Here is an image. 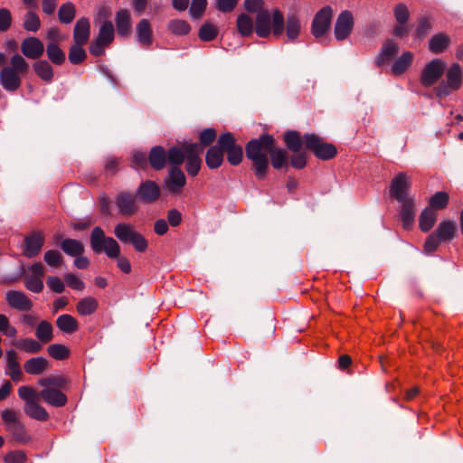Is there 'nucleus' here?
Here are the masks:
<instances>
[{
	"instance_id": "1",
	"label": "nucleus",
	"mask_w": 463,
	"mask_h": 463,
	"mask_svg": "<svg viewBox=\"0 0 463 463\" xmlns=\"http://www.w3.org/2000/svg\"><path fill=\"white\" fill-rule=\"evenodd\" d=\"M245 155L251 162V170L259 180H263L269 173V156L271 165L277 170L288 168V165L287 151L277 146L276 139L270 134H261L248 141Z\"/></svg>"
},
{
	"instance_id": "2",
	"label": "nucleus",
	"mask_w": 463,
	"mask_h": 463,
	"mask_svg": "<svg viewBox=\"0 0 463 463\" xmlns=\"http://www.w3.org/2000/svg\"><path fill=\"white\" fill-rule=\"evenodd\" d=\"M284 142L290 152H298L302 146L315 155L320 160L327 161L337 154L336 146L326 142L321 137L314 133H307L301 136L297 130H288L284 133Z\"/></svg>"
},
{
	"instance_id": "3",
	"label": "nucleus",
	"mask_w": 463,
	"mask_h": 463,
	"mask_svg": "<svg viewBox=\"0 0 463 463\" xmlns=\"http://www.w3.org/2000/svg\"><path fill=\"white\" fill-rule=\"evenodd\" d=\"M29 71V63L20 54H14L8 66H4L0 71V85L10 93H14L21 88L22 77Z\"/></svg>"
},
{
	"instance_id": "4",
	"label": "nucleus",
	"mask_w": 463,
	"mask_h": 463,
	"mask_svg": "<svg viewBox=\"0 0 463 463\" xmlns=\"http://www.w3.org/2000/svg\"><path fill=\"white\" fill-rule=\"evenodd\" d=\"M285 23L286 19L278 8L271 13L269 11H260L255 18V33L261 38H266L271 33L278 38L284 33Z\"/></svg>"
},
{
	"instance_id": "5",
	"label": "nucleus",
	"mask_w": 463,
	"mask_h": 463,
	"mask_svg": "<svg viewBox=\"0 0 463 463\" xmlns=\"http://www.w3.org/2000/svg\"><path fill=\"white\" fill-rule=\"evenodd\" d=\"M184 162V151L179 146H173L167 151L161 146H155L148 153L149 165L155 171L163 170L167 163L181 165Z\"/></svg>"
},
{
	"instance_id": "6",
	"label": "nucleus",
	"mask_w": 463,
	"mask_h": 463,
	"mask_svg": "<svg viewBox=\"0 0 463 463\" xmlns=\"http://www.w3.org/2000/svg\"><path fill=\"white\" fill-rule=\"evenodd\" d=\"M457 223L452 220H445L439 223L424 243V251L428 254L435 251L441 243L451 241L457 235Z\"/></svg>"
},
{
	"instance_id": "7",
	"label": "nucleus",
	"mask_w": 463,
	"mask_h": 463,
	"mask_svg": "<svg viewBox=\"0 0 463 463\" xmlns=\"http://www.w3.org/2000/svg\"><path fill=\"white\" fill-rule=\"evenodd\" d=\"M114 235L122 243L132 245L137 252H145L148 248L146 239L131 223H118L114 228Z\"/></svg>"
},
{
	"instance_id": "8",
	"label": "nucleus",
	"mask_w": 463,
	"mask_h": 463,
	"mask_svg": "<svg viewBox=\"0 0 463 463\" xmlns=\"http://www.w3.org/2000/svg\"><path fill=\"white\" fill-rule=\"evenodd\" d=\"M90 244L95 253L105 252L108 257H117L120 251L118 242L114 238L106 236L105 232L99 226L92 229Z\"/></svg>"
},
{
	"instance_id": "9",
	"label": "nucleus",
	"mask_w": 463,
	"mask_h": 463,
	"mask_svg": "<svg viewBox=\"0 0 463 463\" xmlns=\"http://www.w3.org/2000/svg\"><path fill=\"white\" fill-rule=\"evenodd\" d=\"M446 80L439 81L435 87V94L438 98H444L449 96L452 91L460 89L463 81L462 68L458 63H453L445 71Z\"/></svg>"
},
{
	"instance_id": "10",
	"label": "nucleus",
	"mask_w": 463,
	"mask_h": 463,
	"mask_svg": "<svg viewBox=\"0 0 463 463\" xmlns=\"http://www.w3.org/2000/svg\"><path fill=\"white\" fill-rule=\"evenodd\" d=\"M220 146L226 155L227 161L230 165H239L243 159V148L237 143V139L233 133L225 132L220 135Z\"/></svg>"
},
{
	"instance_id": "11",
	"label": "nucleus",
	"mask_w": 463,
	"mask_h": 463,
	"mask_svg": "<svg viewBox=\"0 0 463 463\" xmlns=\"http://www.w3.org/2000/svg\"><path fill=\"white\" fill-rule=\"evenodd\" d=\"M179 146L184 151V160L186 159L185 171L189 175L193 177L196 176L199 174L203 164L200 157L202 149H200L199 146H197L195 142L184 141Z\"/></svg>"
},
{
	"instance_id": "12",
	"label": "nucleus",
	"mask_w": 463,
	"mask_h": 463,
	"mask_svg": "<svg viewBox=\"0 0 463 463\" xmlns=\"http://www.w3.org/2000/svg\"><path fill=\"white\" fill-rule=\"evenodd\" d=\"M333 18V9L330 5H326L321 8L314 16L310 32L316 38L319 39L324 37L331 27Z\"/></svg>"
},
{
	"instance_id": "13",
	"label": "nucleus",
	"mask_w": 463,
	"mask_h": 463,
	"mask_svg": "<svg viewBox=\"0 0 463 463\" xmlns=\"http://www.w3.org/2000/svg\"><path fill=\"white\" fill-rule=\"evenodd\" d=\"M447 64L439 58H435L428 62L420 73V83L424 87H430L437 83L445 73Z\"/></svg>"
},
{
	"instance_id": "14",
	"label": "nucleus",
	"mask_w": 463,
	"mask_h": 463,
	"mask_svg": "<svg viewBox=\"0 0 463 463\" xmlns=\"http://www.w3.org/2000/svg\"><path fill=\"white\" fill-rule=\"evenodd\" d=\"M138 201L146 204L154 203L161 196L160 186L153 180L141 182L135 192Z\"/></svg>"
},
{
	"instance_id": "15",
	"label": "nucleus",
	"mask_w": 463,
	"mask_h": 463,
	"mask_svg": "<svg viewBox=\"0 0 463 463\" xmlns=\"http://www.w3.org/2000/svg\"><path fill=\"white\" fill-rule=\"evenodd\" d=\"M354 25V21L353 14L348 10L341 12L336 18L334 27L335 39L339 42L347 39L353 32Z\"/></svg>"
},
{
	"instance_id": "16",
	"label": "nucleus",
	"mask_w": 463,
	"mask_h": 463,
	"mask_svg": "<svg viewBox=\"0 0 463 463\" xmlns=\"http://www.w3.org/2000/svg\"><path fill=\"white\" fill-rule=\"evenodd\" d=\"M410 187L411 182L409 177L404 172H400L391 182L390 195L398 202L409 200L411 198L408 196Z\"/></svg>"
},
{
	"instance_id": "17",
	"label": "nucleus",
	"mask_w": 463,
	"mask_h": 463,
	"mask_svg": "<svg viewBox=\"0 0 463 463\" xmlns=\"http://www.w3.org/2000/svg\"><path fill=\"white\" fill-rule=\"evenodd\" d=\"M137 201L136 194L129 191H122L115 198L118 213L123 216H131L137 213Z\"/></svg>"
},
{
	"instance_id": "18",
	"label": "nucleus",
	"mask_w": 463,
	"mask_h": 463,
	"mask_svg": "<svg viewBox=\"0 0 463 463\" xmlns=\"http://www.w3.org/2000/svg\"><path fill=\"white\" fill-rule=\"evenodd\" d=\"M45 239L41 232H33L26 236L22 245L23 255L28 259L36 257L42 250Z\"/></svg>"
},
{
	"instance_id": "19",
	"label": "nucleus",
	"mask_w": 463,
	"mask_h": 463,
	"mask_svg": "<svg viewBox=\"0 0 463 463\" xmlns=\"http://www.w3.org/2000/svg\"><path fill=\"white\" fill-rule=\"evenodd\" d=\"M45 50L43 43L37 37L29 36L21 43V52L24 56L32 60L40 59Z\"/></svg>"
},
{
	"instance_id": "20",
	"label": "nucleus",
	"mask_w": 463,
	"mask_h": 463,
	"mask_svg": "<svg viewBox=\"0 0 463 463\" xmlns=\"http://www.w3.org/2000/svg\"><path fill=\"white\" fill-rule=\"evenodd\" d=\"M168 191L172 194H179L186 184L184 173L179 165H172L168 172V177L165 180Z\"/></svg>"
},
{
	"instance_id": "21",
	"label": "nucleus",
	"mask_w": 463,
	"mask_h": 463,
	"mask_svg": "<svg viewBox=\"0 0 463 463\" xmlns=\"http://www.w3.org/2000/svg\"><path fill=\"white\" fill-rule=\"evenodd\" d=\"M54 240L56 245L68 256L74 257L82 255L85 251L83 243L79 240L71 238L62 239L61 234H56Z\"/></svg>"
},
{
	"instance_id": "22",
	"label": "nucleus",
	"mask_w": 463,
	"mask_h": 463,
	"mask_svg": "<svg viewBox=\"0 0 463 463\" xmlns=\"http://www.w3.org/2000/svg\"><path fill=\"white\" fill-rule=\"evenodd\" d=\"M115 24L118 35L127 39L132 33V19L128 9H119L115 15Z\"/></svg>"
},
{
	"instance_id": "23",
	"label": "nucleus",
	"mask_w": 463,
	"mask_h": 463,
	"mask_svg": "<svg viewBox=\"0 0 463 463\" xmlns=\"http://www.w3.org/2000/svg\"><path fill=\"white\" fill-rule=\"evenodd\" d=\"M5 299L10 307L20 311H29L33 307V302L22 291L9 290Z\"/></svg>"
},
{
	"instance_id": "24",
	"label": "nucleus",
	"mask_w": 463,
	"mask_h": 463,
	"mask_svg": "<svg viewBox=\"0 0 463 463\" xmlns=\"http://www.w3.org/2000/svg\"><path fill=\"white\" fill-rule=\"evenodd\" d=\"M136 40L144 48L153 43V30L147 19H141L136 25Z\"/></svg>"
},
{
	"instance_id": "25",
	"label": "nucleus",
	"mask_w": 463,
	"mask_h": 463,
	"mask_svg": "<svg viewBox=\"0 0 463 463\" xmlns=\"http://www.w3.org/2000/svg\"><path fill=\"white\" fill-rule=\"evenodd\" d=\"M73 43L79 45H85L90 36V23L87 17H80L77 20L73 28Z\"/></svg>"
},
{
	"instance_id": "26",
	"label": "nucleus",
	"mask_w": 463,
	"mask_h": 463,
	"mask_svg": "<svg viewBox=\"0 0 463 463\" xmlns=\"http://www.w3.org/2000/svg\"><path fill=\"white\" fill-rule=\"evenodd\" d=\"M224 161V153L220 146V136L214 146H211L205 153V164L209 169L219 168Z\"/></svg>"
},
{
	"instance_id": "27",
	"label": "nucleus",
	"mask_w": 463,
	"mask_h": 463,
	"mask_svg": "<svg viewBox=\"0 0 463 463\" xmlns=\"http://www.w3.org/2000/svg\"><path fill=\"white\" fill-rule=\"evenodd\" d=\"M33 70L36 76L46 83L52 82L54 70L52 64L44 59H38L33 63Z\"/></svg>"
},
{
	"instance_id": "28",
	"label": "nucleus",
	"mask_w": 463,
	"mask_h": 463,
	"mask_svg": "<svg viewBox=\"0 0 463 463\" xmlns=\"http://www.w3.org/2000/svg\"><path fill=\"white\" fill-rule=\"evenodd\" d=\"M39 394L45 402L53 407H62L67 403L66 395L56 388H44Z\"/></svg>"
},
{
	"instance_id": "29",
	"label": "nucleus",
	"mask_w": 463,
	"mask_h": 463,
	"mask_svg": "<svg viewBox=\"0 0 463 463\" xmlns=\"http://www.w3.org/2000/svg\"><path fill=\"white\" fill-rule=\"evenodd\" d=\"M402 207L400 216L402 222V227L405 230H410L415 220V206L416 203L414 198L401 202Z\"/></svg>"
},
{
	"instance_id": "30",
	"label": "nucleus",
	"mask_w": 463,
	"mask_h": 463,
	"mask_svg": "<svg viewBox=\"0 0 463 463\" xmlns=\"http://www.w3.org/2000/svg\"><path fill=\"white\" fill-rule=\"evenodd\" d=\"M287 41L295 43L301 33V21L296 14H288L285 23Z\"/></svg>"
},
{
	"instance_id": "31",
	"label": "nucleus",
	"mask_w": 463,
	"mask_h": 463,
	"mask_svg": "<svg viewBox=\"0 0 463 463\" xmlns=\"http://www.w3.org/2000/svg\"><path fill=\"white\" fill-rule=\"evenodd\" d=\"M399 52V45L393 40H386L378 56L375 58V64L382 67L394 57Z\"/></svg>"
},
{
	"instance_id": "32",
	"label": "nucleus",
	"mask_w": 463,
	"mask_h": 463,
	"mask_svg": "<svg viewBox=\"0 0 463 463\" xmlns=\"http://www.w3.org/2000/svg\"><path fill=\"white\" fill-rule=\"evenodd\" d=\"M44 52L52 64L61 66L66 61V54L59 43H47Z\"/></svg>"
},
{
	"instance_id": "33",
	"label": "nucleus",
	"mask_w": 463,
	"mask_h": 463,
	"mask_svg": "<svg viewBox=\"0 0 463 463\" xmlns=\"http://www.w3.org/2000/svg\"><path fill=\"white\" fill-rule=\"evenodd\" d=\"M49 366V362L43 356H37L28 359L24 364V371L32 375H39L44 373Z\"/></svg>"
},
{
	"instance_id": "34",
	"label": "nucleus",
	"mask_w": 463,
	"mask_h": 463,
	"mask_svg": "<svg viewBox=\"0 0 463 463\" xmlns=\"http://www.w3.org/2000/svg\"><path fill=\"white\" fill-rule=\"evenodd\" d=\"M6 365L9 370V376L11 379L14 382L21 381L23 378V373L18 362L17 353L13 349L6 351Z\"/></svg>"
},
{
	"instance_id": "35",
	"label": "nucleus",
	"mask_w": 463,
	"mask_h": 463,
	"mask_svg": "<svg viewBox=\"0 0 463 463\" xmlns=\"http://www.w3.org/2000/svg\"><path fill=\"white\" fill-rule=\"evenodd\" d=\"M450 44V38L443 33H439L431 36L429 42V49L432 53H442L444 52Z\"/></svg>"
},
{
	"instance_id": "36",
	"label": "nucleus",
	"mask_w": 463,
	"mask_h": 463,
	"mask_svg": "<svg viewBox=\"0 0 463 463\" xmlns=\"http://www.w3.org/2000/svg\"><path fill=\"white\" fill-rule=\"evenodd\" d=\"M37 401L38 400L35 402H27V404H24V411L30 418L45 421L49 419V414L43 406L38 404Z\"/></svg>"
},
{
	"instance_id": "37",
	"label": "nucleus",
	"mask_w": 463,
	"mask_h": 463,
	"mask_svg": "<svg viewBox=\"0 0 463 463\" xmlns=\"http://www.w3.org/2000/svg\"><path fill=\"white\" fill-rule=\"evenodd\" d=\"M57 327L65 334H72L79 328V323L75 317L69 314H63L56 319Z\"/></svg>"
},
{
	"instance_id": "38",
	"label": "nucleus",
	"mask_w": 463,
	"mask_h": 463,
	"mask_svg": "<svg viewBox=\"0 0 463 463\" xmlns=\"http://www.w3.org/2000/svg\"><path fill=\"white\" fill-rule=\"evenodd\" d=\"M114 38L115 28L112 22L109 20L104 21L99 27L96 39L109 46L114 41Z\"/></svg>"
},
{
	"instance_id": "39",
	"label": "nucleus",
	"mask_w": 463,
	"mask_h": 463,
	"mask_svg": "<svg viewBox=\"0 0 463 463\" xmlns=\"http://www.w3.org/2000/svg\"><path fill=\"white\" fill-rule=\"evenodd\" d=\"M437 219V213L433 209L426 207L419 218V226L421 232H428L433 227Z\"/></svg>"
},
{
	"instance_id": "40",
	"label": "nucleus",
	"mask_w": 463,
	"mask_h": 463,
	"mask_svg": "<svg viewBox=\"0 0 463 463\" xmlns=\"http://www.w3.org/2000/svg\"><path fill=\"white\" fill-rule=\"evenodd\" d=\"M52 332H53L52 325L47 320H43L38 324V326L35 329V336L37 337V339L40 342L46 344L52 340V338H53Z\"/></svg>"
},
{
	"instance_id": "41",
	"label": "nucleus",
	"mask_w": 463,
	"mask_h": 463,
	"mask_svg": "<svg viewBox=\"0 0 463 463\" xmlns=\"http://www.w3.org/2000/svg\"><path fill=\"white\" fill-rule=\"evenodd\" d=\"M98 307V301L93 297H86L78 302L76 309L80 316H90L96 312Z\"/></svg>"
},
{
	"instance_id": "42",
	"label": "nucleus",
	"mask_w": 463,
	"mask_h": 463,
	"mask_svg": "<svg viewBox=\"0 0 463 463\" xmlns=\"http://www.w3.org/2000/svg\"><path fill=\"white\" fill-rule=\"evenodd\" d=\"M14 345L29 354H37L43 349L41 343L32 338L18 339L14 342Z\"/></svg>"
},
{
	"instance_id": "43",
	"label": "nucleus",
	"mask_w": 463,
	"mask_h": 463,
	"mask_svg": "<svg viewBox=\"0 0 463 463\" xmlns=\"http://www.w3.org/2000/svg\"><path fill=\"white\" fill-rule=\"evenodd\" d=\"M413 60V54L411 52H405L398 58L392 66V72L394 75L402 74L411 65Z\"/></svg>"
},
{
	"instance_id": "44",
	"label": "nucleus",
	"mask_w": 463,
	"mask_h": 463,
	"mask_svg": "<svg viewBox=\"0 0 463 463\" xmlns=\"http://www.w3.org/2000/svg\"><path fill=\"white\" fill-rule=\"evenodd\" d=\"M41 27V20L38 14L29 10L25 13L23 18V28L31 33H36Z\"/></svg>"
},
{
	"instance_id": "45",
	"label": "nucleus",
	"mask_w": 463,
	"mask_h": 463,
	"mask_svg": "<svg viewBox=\"0 0 463 463\" xmlns=\"http://www.w3.org/2000/svg\"><path fill=\"white\" fill-rule=\"evenodd\" d=\"M69 61L73 65H79L87 59L86 51L83 49V45H79L73 43L69 48L68 54Z\"/></svg>"
},
{
	"instance_id": "46",
	"label": "nucleus",
	"mask_w": 463,
	"mask_h": 463,
	"mask_svg": "<svg viewBox=\"0 0 463 463\" xmlns=\"http://www.w3.org/2000/svg\"><path fill=\"white\" fill-rule=\"evenodd\" d=\"M75 6L71 2H67L61 5L58 11L59 21L64 24L71 23L75 17Z\"/></svg>"
},
{
	"instance_id": "47",
	"label": "nucleus",
	"mask_w": 463,
	"mask_h": 463,
	"mask_svg": "<svg viewBox=\"0 0 463 463\" xmlns=\"http://www.w3.org/2000/svg\"><path fill=\"white\" fill-rule=\"evenodd\" d=\"M237 28L242 36H250L253 32V20L246 14H241L237 18Z\"/></svg>"
},
{
	"instance_id": "48",
	"label": "nucleus",
	"mask_w": 463,
	"mask_h": 463,
	"mask_svg": "<svg viewBox=\"0 0 463 463\" xmlns=\"http://www.w3.org/2000/svg\"><path fill=\"white\" fill-rule=\"evenodd\" d=\"M216 137L217 132L214 128H204L199 133V142L196 143V145L199 146L200 149H202L203 152L205 146H212Z\"/></svg>"
},
{
	"instance_id": "49",
	"label": "nucleus",
	"mask_w": 463,
	"mask_h": 463,
	"mask_svg": "<svg viewBox=\"0 0 463 463\" xmlns=\"http://www.w3.org/2000/svg\"><path fill=\"white\" fill-rule=\"evenodd\" d=\"M218 28L211 23H204L199 29L198 36L203 42H211L216 38Z\"/></svg>"
},
{
	"instance_id": "50",
	"label": "nucleus",
	"mask_w": 463,
	"mask_h": 463,
	"mask_svg": "<svg viewBox=\"0 0 463 463\" xmlns=\"http://www.w3.org/2000/svg\"><path fill=\"white\" fill-rule=\"evenodd\" d=\"M449 196L446 192H437L429 201L430 208L433 210H441L447 207Z\"/></svg>"
},
{
	"instance_id": "51",
	"label": "nucleus",
	"mask_w": 463,
	"mask_h": 463,
	"mask_svg": "<svg viewBox=\"0 0 463 463\" xmlns=\"http://www.w3.org/2000/svg\"><path fill=\"white\" fill-rule=\"evenodd\" d=\"M38 383L45 388H52L53 386V388L58 389L64 388L67 384V380L62 376L49 375L39 379Z\"/></svg>"
},
{
	"instance_id": "52",
	"label": "nucleus",
	"mask_w": 463,
	"mask_h": 463,
	"mask_svg": "<svg viewBox=\"0 0 463 463\" xmlns=\"http://www.w3.org/2000/svg\"><path fill=\"white\" fill-rule=\"evenodd\" d=\"M432 18L429 16H422L418 21L415 36L418 39H423L432 29Z\"/></svg>"
},
{
	"instance_id": "53",
	"label": "nucleus",
	"mask_w": 463,
	"mask_h": 463,
	"mask_svg": "<svg viewBox=\"0 0 463 463\" xmlns=\"http://www.w3.org/2000/svg\"><path fill=\"white\" fill-rule=\"evenodd\" d=\"M50 356L56 360H64L70 355V349L61 344H52L47 348Z\"/></svg>"
},
{
	"instance_id": "54",
	"label": "nucleus",
	"mask_w": 463,
	"mask_h": 463,
	"mask_svg": "<svg viewBox=\"0 0 463 463\" xmlns=\"http://www.w3.org/2000/svg\"><path fill=\"white\" fill-rule=\"evenodd\" d=\"M168 29L175 34L185 35L190 32L191 26L184 20L175 19L169 22Z\"/></svg>"
},
{
	"instance_id": "55",
	"label": "nucleus",
	"mask_w": 463,
	"mask_h": 463,
	"mask_svg": "<svg viewBox=\"0 0 463 463\" xmlns=\"http://www.w3.org/2000/svg\"><path fill=\"white\" fill-rule=\"evenodd\" d=\"M43 260L50 267L57 268L61 265L63 257L58 250H49L44 253Z\"/></svg>"
},
{
	"instance_id": "56",
	"label": "nucleus",
	"mask_w": 463,
	"mask_h": 463,
	"mask_svg": "<svg viewBox=\"0 0 463 463\" xmlns=\"http://www.w3.org/2000/svg\"><path fill=\"white\" fill-rule=\"evenodd\" d=\"M207 7V0H192L189 14L194 20L200 19Z\"/></svg>"
},
{
	"instance_id": "57",
	"label": "nucleus",
	"mask_w": 463,
	"mask_h": 463,
	"mask_svg": "<svg viewBox=\"0 0 463 463\" xmlns=\"http://www.w3.org/2000/svg\"><path fill=\"white\" fill-rule=\"evenodd\" d=\"M9 431L12 432L14 439L17 442L26 443L30 439L29 436L27 435L26 428L21 421L16 422V425L13 426Z\"/></svg>"
},
{
	"instance_id": "58",
	"label": "nucleus",
	"mask_w": 463,
	"mask_h": 463,
	"mask_svg": "<svg viewBox=\"0 0 463 463\" xmlns=\"http://www.w3.org/2000/svg\"><path fill=\"white\" fill-rule=\"evenodd\" d=\"M24 281L25 288L33 293H40L43 289V282L40 278L26 275Z\"/></svg>"
},
{
	"instance_id": "59",
	"label": "nucleus",
	"mask_w": 463,
	"mask_h": 463,
	"mask_svg": "<svg viewBox=\"0 0 463 463\" xmlns=\"http://www.w3.org/2000/svg\"><path fill=\"white\" fill-rule=\"evenodd\" d=\"M393 13L396 22L399 24H406V23L409 20L410 12L408 10V7L404 4L400 3L396 5Z\"/></svg>"
},
{
	"instance_id": "60",
	"label": "nucleus",
	"mask_w": 463,
	"mask_h": 463,
	"mask_svg": "<svg viewBox=\"0 0 463 463\" xmlns=\"http://www.w3.org/2000/svg\"><path fill=\"white\" fill-rule=\"evenodd\" d=\"M5 463H25L27 456L23 450H11L4 456Z\"/></svg>"
},
{
	"instance_id": "61",
	"label": "nucleus",
	"mask_w": 463,
	"mask_h": 463,
	"mask_svg": "<svg viewBox=\"0 0 463 463\" xmlns=\"http://www.w3.org/2000/svg\"><path fill=\"white\" fill-rule=\"evenodd\" d=\"M18 395L19 397L24 401V404H27V402H35L38 400V397L40 396L39 393L35 392L34 389H33L30 386H21L18 389Z\"/></svg>"
},
{
	"instance_id": "62",
	"label": "nucleus",
	"mask_w": 463,
	"mask_h": 463,
	"mask_svg": "<svg viewBox=\"0 0 463 463\" xmlns=\"http://www.w3.org/2000/svg\"><path fill=\"white\" fill-rule=\"evenodd\" d=\"M290 165L296 169H302L307 165V153L302 148L298 152H292Z\"/></svg>"
},
{
	"instance_id": "63",
	"label": "nucleus",
	"mask_w": 463,
	"mask_h": 463,
	"mask_svg": "<svg viewBox=\"0 0 463 463\" xmlns=\"http://www.w3.org/2000/svg\"><path fill=\"white\" fill-rule=\"evenodd\" d=\"M132 164L137 168H146L148 163V155L142 151L136 150L132 153Z\"/></svg>"
},
{
	"instance_id": "64",
	"label": "nucleus",
	"mask_w": 463,
	"mask_h": 463,
	"mask_svg": "<svg viewBox=\"0 0 463 463\" xmlns=\"http://www.w3.org/2000/svg\"><path fill=\"white\" fill-rule=\"evenodd\" d=\"M64 281L70 288L75 290L81 291L85 288V283L73 273L65 274Z\"/></svg>"
}]
</instances>
